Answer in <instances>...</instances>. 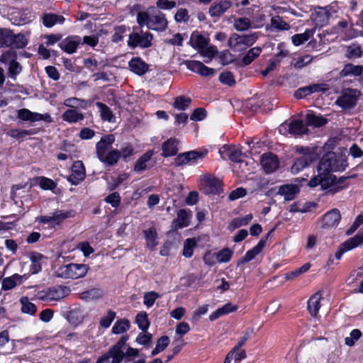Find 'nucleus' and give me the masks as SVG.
<instances>
[{"label":"nucleus","instance_id":"1","mask_svg":"<svg viewBox=\"0 0 363 363\" xmlns=\"http://www.w3.org/2000/svg\"><path fill=\"white\" fill-rule=\"evenodd\" d=\"M348 166L347 159L342 155H337L333 152L325 153L319 162L316 177H313L308 182V186L315 187L320 184L327 189L333 186L336 177L331 174L332 172H342Z\"/></svg>","mask_w":363,"mask_h":363},{"label":"nucleus","instance_id":"2","mask_svg":"<svg viewBox=\"0 0 363 363\" xmlns=\"http://www.w3.org/2000/svg\"><path fill=\"white\" fill-rule=\"evenodd\" d=\"M128 340L127 335H123L120 340L110 349L108 352L100 357L96 363H108L109 359L112 358L111 363H121L123 360L129 362V357H135L138 354L137 349L126 346Z\"/></svg>","mask_w":363,"mask_h":363},{"label":"nucleus","instance_id":"3","mask_svg":"<svg viewBox=\"0 0 363 363\" xmlns=\"http://www.w3.org/2000/svg\"><path fill=\"white\" fill-rule=\"evenodd\" d=\"M114 141V135H108L102 137L96 145V156L105 166L111 167L115 165L121 157L119 150L116 149L111 150Z\"/></svg>","mask_w":363,"mask_h":363},{"label":"nucleus","instance_id":"4","mask_svg":"<svg viewBox=\"0 0 363 363\" xmlns=\"http://www.w3.org/2000/svg\"><path fill=\"white\" fill-rule=\"evenodd\" d=\"M28 40L23 34L15 35L8 28H0V48L11 47L23 48L27 45Z\"/></svg>","mask_w":363,"mask_h":363},{"label":"nucleus","instance_id":"5","mask_svg":"<svg viewBox=\"0 0 363 363\" xmlns=\"http://www.w3.org/2000/svg\"><path fill=\"white\" fill-rule=\"evenodd\" d=\"M208 154V150H191L179 154L174 159L175 167L183 165H195L201 162Z\"/></svg>","mask_w":363,"mask_h":363},{"label":"nucleus","instance_id":"6","mask_svg":"<svg viewBox=\"0 0 363 363\" xmlns=\"http://www.w3.org/2000/svg\"><path fill=\"white\" fill-rule=\"evenodd\" d=\"M89 270V267L84 264H69L60 267L57 276L64 279H78L84 277Z\"/></svg>","mask_w":363,"mask_h":363},{"label":"nucleus","instance_id":"7","mask_svg":"<svg viewBox=\"0 0 363 363\" xmlns=\"http://www.w3.org/2000/svg\"><path fill=\"white\" fill-rule=\"evenodd\" d=\"M257 39L256 33L243 35L234 33L228 39V45L235 52H241L252 46Z\"/></svg>","mask_w":363,"mask_h":363},{"label":"nucleus","instance_id":"8","mask_svg":"<svg viewBox=\"0 0 363 363\" xmlns=\"http://www.w3.org/2000/svg\"><path fill=\"white\" fill-rule=\"evenodd\" d=\"M70 289L67 286H55L38 293V298L44 301H60L67 296Z\"/></svg>","mask_w":363,"mask_h":363},{"label":"nucleus","instance_id":"9","mask_svg":"<svg viewBox=\"0 0 363 363\" xmlns=\"http://www.w3.org/2000/svg\"><path fill=\"white\" fill-rule=\"evenodd\" d=\"M359 96V91L357 89H347L337 98L335 104L343 110H350L356 106Z\"/></svg>","mask_w":363,"mask_h":363},{"label":"nucleus","instance_id":"10","mask_svg":"<svg viewBox=\"0 0 363 363\" xmlns=\"http://www.w3.org/2000/svg\"><path fill=\"white\" fill-rule=\"evenodd\" d=\"M279 132L282 133H289L294 136H301L307 134L308 129L302 120L295 119L289 123H284L279 127Z\"/></svg>","mask_w":363,"mask_h":363},{"label":"nucleus","instance_id":"11","mask_svg":"<svg viewBox=\"0 0 363 363\" xmlns=\"http://www.w3.org/2000/svg\"><path fill=\"white\" fill-rule=\"evenodd\" d=\"M135 28H134V32L129 35V40L128 44L131 48H136L138 46L142 48H147L151 45V40L152 39V36L149 33H139L135 31Z\"/></svg>","mask_w":363,"mask_h":363},{"label":"nucleus","instance_id":"12","mask_svg":"<svg viewBox=\"0 0 363 363\" xmlns=\"http://www.w3.org/2000/svg\"><path fill=\"white\" fill-rule=\"evenodd\" d=\"M363 242V232L359 231L353 238H350L340 245L339 250L336 252L335 257L340 259L342 255L347 251L352 250Z\"/></svg>","mask_w":363,"mask_h":363},{"label":"nucleus","instance_id":"13","mask_svg":"<svg viewBox=\"0 0 363 363\" xmlns=\"http://www.w3.org/2000/svg\"><path fill=\"white\" fill-rule=\"evenodd\" d=\"M233 3L230 0H217L208 9V14L215 21L223 16L231 6Z\"/></svg>","mask_w":363,"mask_h":363},{"label":"nucleus","instance_id":"14","mask_svg":"<svg viewBox=\"0 0 363 363\" xmlns=\"http://www.w3.org/2000/svg\"><path fill=\"white\" fill-rule=\"evenodd\" d=\"M192 218V211L188 209H180L177 213V218L172 223V229H178L188 227Z\"/></svg>","mask_w":363,"mask_h":363},{"label":"nucleus","instance_id":"15","mask_svg":"<svg viewBox=\"0 0 363 363\" xmlns=\"http://www.w3.org/2000/svg\"><path fill=\"white\" fill-rule=\"evenodd\" d=\"M201 184L203 191L207 194H219L222 191V184L220 179L211 175L204 177Z\"/></svg>","mask_w":363,"mask_h":363},{"label":"nucleus","instance_id":"16","mask_svg":"<svg viewBox=\"0 0 363 363\" xmlns=\"http://www.w3.org/2000/svg\"><path fill=\"white\" fill-rule=\"evenodd\" d=\"M85 168L82 161H75L72 166V174L67 180L73 185H77L85 178Z\"/></svg>","mask_w":363,"mask_h":363},{"label":"nucleus","instance_id":"17","mask_svg":"<svg viewBox=\"0 0 363 363\" xmlns=\"http://www.w3.org/2000/svg\"><path fill=\"white\" fill-rule=\"evenodd\" d=\"M219 153L223 159L228 158L233 162H242L243 154L241 150L235 146L224 145Z\"/></svg>","mask_w":363,"mask_h":363},{"label":"nucleus","instance_id":"18","mask_svg":"<svg viewBox=\"0 0 363 363\" xmlns=\"http://www.w3.org/2000/svg\"><path fill=\"white\" fill-rule=\"evenodd\" d=\"M261 164L264 171L267 174L275 172L279 166V161L278 157L272 152L264 154L261 158Z\"/></svg>","mask_w":363,"mask_h":363},{"label":"nucleus","instance_id":"19","mask_svg":"<svg viewBox=\"0 0 363 363\" xmlns=\"http://www.w3.org/2000/svg\"><path fill=\"white\" fill-rule=\"evenodd\" d=\"M18 118L24 121L35 122L39 121H51L50 116L48 114L43 115L38 113H34L27 108H21L18 111Z\"/></svg>","mask_w":363,"mask_h":363},{"label":"nucleus","instance_id":"20","mask_svg":"<svg viewBox=\"0 0 363 363\" xmlns=\"http://www.w3.org/2000/svg\"><path fill=\"white\" fill-rule=\"evenodd\" d=\"M186 67L194 72L199 73L203 77L213 76L216 73V70L203 65L200 61L191 60L186 62Z\"/></svg>","mask_w":363,"mask_h":363},{"label":"nucleus","instance_id":"21","mask_svg":"<svg viewBox=\"0 0 363 363\" xmlns=\"http://www.w3.org/2000/svg\"><path fill=\"white\" fill-rule=\"evenodd\" d=\"M340 219L341 216L339 210L333 208L323 216V228H335L339 224Z\"/></svg>","mask_w":363,"mask_h":363},{"label":"nucleus","instance_id":"22","mask_svg":"<svg viewBox=\"0 0 363 363\" xmlns=\"http://www.w3.org/2000/svg\"><path fill=\"white\" fill-rule=\"evenodd\" d=\"M299 186L297 184H286L279 187L278 194L284 196L286 201H291L299 193Z\"/></svg>","mask_w":363,"mask_h":363},{"label":"nucleus","instance_id":"23","mask_svg":"<svg viewBox=\"0 0 363 363\" xmlns=\"http://www.w3.org/2000/svg\"><path fill=\"white\" fill-rule=\"evenodd\" d=\"M315 159V155H306L297 158L291 167V172L297 174L304 168L307 167Z\"/></svg>","mask_w":363,"mask_h":363},{"label":"nucleus","instance_id":"24","mask_svg":"<svg viewBox=\"0 0 363 363\" xmlns=\"http://www.w3.org/2000/svg\"><path fill=\"white\" fill-rule=\"evenodd\" d=\"M266 244L264 238L261 239L257 245L248 250L245 256L238 261V264H243L252 260L258 254L261 252Z\"/></svg>","mask_w":363,"mask_h":363},{"label":"nucleus","instance_id":"25","mask_svg":"<svg viewBox=\"0 0 363 363\" xmlns=\"http://www.w3.org/2000/svg\"><path fill=\"white\" fill-rule=\"evenodd\" d=\"M178 140L174 138H170L164 141L162 145V155L165 157L176 155L178 152Z\"/></svg>","mask_w":363,"mask_h":363},{"label":"nucleus","instance_id":"26","mask_svg":"<svg viewBox=\"0 0 363 363\" xmlns=\"http://www.w3.org/2000/svg\"><path fill=\"white\" fill-rule=\"evenodd\" d=\"M66 318L70 324L77 325L81 323L84 318V311L79 307L74 308L67 312Z\"/></svg>","mask_w":363,"mask_h":363},{"label":"nucleus","instance_id":"27","mask_svg":"<svg viewBox=\"0 0 363 363\" xmlns=\"http://www.w3.org/2000/svg\"><path fill=\"white\" fill-rule=\"evenodd\" d=\"M77 38L78 37H68L59 43V47L67 53H73L79 44V41Z\"/></svg>","mask_w":363,"mask_h":363},{"label":"nucleus","instance_id":"28","mask_svg":"<svg viewBox=\"0 0 363 363\" xmlns=\"http://www.w3.org/2000/svg\"><path fill=\"white\" fill-rule=\"evenodd\" d=\"M238 306L235 305H233L230 303H228L223 306L222 307L218 308L216 311L213 312L209 315V320L211 321H214L221 317L222 315L228 314L230 313L234 312L237 311Z\"/></svg>","mask_w":363,"mask_h":363},{"label":"nucleus","instance_id":"29","mask_svg":"<svg viewBox=\"0 0 363 363\" xmlns=\"http://www.w3.org/2000/svg\"><path fill=\"white\" fill-rule=\"evenodd\" d=\"M189 44L194 48L202 50L208 45V40L203 35L195 31L191 33Z\"/></svg>","mask_w":363,"mask_h":363},{"label":"nucleus","instance_id":"30","mask_svg":"<svg viewBox=\"0 0 363 363\" xmlns=\"http://www.w3.org/2000/svg\"><path fill=\"white\" fill-rule=\"evenodd\" d=\"M23 276L15 274L11 277L4 278L2 280V290L8 291L13 289L17 285H20L23 282Z\"/></svg>","mask_w":363,"mask_h":363},{"label":"nucleus","instance_id":"31","mask_svg":"<svg viewBox=\"0 0 363 363\" xmlns=\"http://www.w3.org/2000/svg\"><path fill=\"white\" fill-rule=\"evenodd\" d=\"M104 294L101 289L92 288L80 293L79 298L85 301H91L102 298Z\"/></svg>","mask_w":363,"mask_h":363},{"label":"nucleus","instance_id":"32","mask_svg":"<svg viewBox=\"0 0 363 363\" xmlns=\"http://www.w3.org/2000/svg\"><path fill=\"white\" fill-rule=\"evenodd\" d=\"M152 155L153 152L152 150H149L140 157L135 164V171L140 172L147 168H150L152 165V164H150Z\"/></svg>","mask_w":363,"mask_h":363},{"label":"nucleus","instance_id":"33","mask_svg":"<svg viewBox=\"0 0 363 363\" xmlns=\"http://www.w3.org/2000/svg\"><path fill=\"white\" fill-rule=\"evenodd\" d=\"M363 72V66L362 65H354L353 64L349 63L344 66L343 69L340 72L341 77H347V76H360Z\"/></svg>","mask_w":363,"mask_h":363},{"label":"nucleus","instance_id":"34","mask_svg":"<svg viewBox=\"0 0 363 363\" xmlns=\"http://www.w3.org/2000/svg\"><path fill=\"white\" fill-rule=\"evenodd\" d=\"M129 67L132 72L138 75L143 74L147 70V65L139 57L133 58L129 62Z\"/></svg>","mask_w":363,"mask_h":363},{"label":"nucleus","instance_id":"35","mask_svg":"<svg viewBox=\"0 0 363 363\" xmlns=\"http://www.w3.org/2000/svg\"><path fill=\"white\" fill-rule=\"evenodd\" d=\"M65 18L62 16L55 13H45L43 16V23L47 28H51L56 23H63Z\"/></svg>","mask_w":363,"mask_h":363},{"label":"nucleus","instance_id":"36","mask_svg":"<svg viewBox=\"0 0 363 363\" xmlns=\"http://www.w3.org/2000/svg\"><path fill=\"white\" fill-rule=\"evenodd\" d=\"M320 298L321 294L320 293H315L308 301V310L310 314L313 317H315L319 311Z\"/></svg>","mask_w":363,"mask_h":363},{"label":"nucleus","instance_id":"37","mask_svg":"<svg viewBox=\"0 0 363 363\" xmlns=\"http://www.w3.org/2000/svg\"><path fill=\"white\" fill-rule=\"evenodd\" d=\"M315 30L306 29L303 33L295 34L291 37L292 43L295 46H299L308 41L309 38L313 35Z\"/></svg>","mask_w":363,"mask_h":363},{"label":"nucleus","instance_id":"38","mask_svg":"<svg viewBox=\"0 0 363 363\" xmlns=\"http://www.w3.org/2000/svg\"><path fill=\"white\" fill-rule=\"evenodd\" d=\"M306 121L308 125L317 128L325 125L328 122L326 118L321 116H317L313 112H310L306 114Z\"/></svg>","mask_w":363,"mask_h":363},{"label":"nucleus","instance_id":"39","mask_svg":"<svg viewBox=\"0 0 363 363\" xmlns=\"http://www.w3.org/2000/svg\"><path fill=\"white\" fill-rule=\"evenodd\" d=\"M96 105L99 108L100 116L102 120L108 122H113L114 121V114L107 105L101 102H96Z\"/></svg>","mask_w":363,"mask_h":363},{"label":"nucleus","instance_id":"40","mask_svg":"<svg viewBox=\"0 0 363 363\" xmlns=\"http://www.w3.org/2000/svg\"><path fill=\"white\" fill-rule=\"evenodd\" d=\"M147 245L151 250L155 249L157 245L156 238L157 236V230L155 227L149 228L144 231Z\"/></svg>","mask_w":363,"mask_h":363},{"label":"nucleus","instance_id":"41","mask_svg":"<svg viewBox=\"0 0 363 363\" xmlns=\"http://www.w3.org/2000/svg\"><path fill=\"white\" fill-rule=\"evenodd\" d=\"M233 26L238 31H245L252 28V21L246 17L238 18L235 20Z\"/></svg>","mask_w":363,"mask_h":363},{"label":"nucleus","instance_id":"42","mask_svg":"<svg viewBox=\"0 0 363 363\" xmlns=\"http://www.w3.org/2000/svg\"><path fill=\"white\" fill-rule=\"evenodd\" d=\"M62 119L69 123H76L84 118L82 113L77 112L75 109H68L62 114Z\"/></svg>","mask_w":363,"mask_h":363},{"label":"nucleus","instance_id":"43","mask_svg":"<svg viewBox=\"0 0 363 363\" xmlns=\"http://www.w3.org/2000/svg\"><path fill=\"white\" fill-rule=\"evenodd\" d=\"M262 52L259 47H255L247 51L242 59V63L244 66L250 65Z\"/></svg>","mask_w":363,"mask_h":363},{"label":"nucleus","instance_id":"44","mask_svg":"<svg viewBox=\"0 0 363 363\" xmlns=\"http://www.w3.org/2000/svg\"><path fill=\"white\" fill-rule=\"evenodd\" d=\"M21 303V311L23 313H28L33 315L37 311L35 305L29 301V299L26 296H23L20 299Z\"/></svg>","mask_w":363,"mask_h":363},{"label":"nucleus","instance_id":"45","mask_svg":"<svg viewBox=\"0 0 363 363\" xmlns=\"http://www.w3.org/2000/svg\"><path fill=\"white\" fill-rule=\"evenodd\" d=\"M130 321L127 319H121L117 320L112 328V333L114 334H121L126 332L130 328Z\"/></svg>","mask_w":363,"mask_h":363},{"label":"nucleus","instance_id":"46","mask_svg":"<svg viewBox=\"0 0 363 363\" xmlns=\"http://www.w3.org/2000/svg\"><path fill=\"white\" fill-rule=\"evenodd\" d=\"M36 133V131L33 129L30 130H19V129H11L8 132V135L16 139L25 138L27 136L33 135Z\"/></svg>","mask_w":363,"mask_h":363},{"label":"nucleus","instance_id":"47","mask_svg":"<svg viewBox=\"0 0 363 363\" xmlns=\"http://www.w3.org/2000/svg\"><path fill=\"white\" fill-rule=\"evenodd\" d=\"M271 27L278 30H287L290 28L289 23L282 20L279 16L271 18Z\"/></svg>","mask_w":363,"mask_h":363},{"label":"nucleus","instance_id":"48","mask_svg":"<svg viewBox=\"0 0 363 363\" xmlns=\"http://www.w3.org/2000/svg\"><path fill=\"white\" fill-rule=\"evenodd\" d=\"M135 323L138 324L139 328L143 332H145L150 325L147 319V314L145 311H140L135 317Z\"/></svg>","mask_w":363,"mask_h":363},{"label":"nucleus","instance_id":"49","mask_svg":"<svg viewBox=\"0 0 363 363\" xmlns=\"http://www.w3.org/2000/svg\"><path fill=\"white\" fill-rule=\"evenodd\" d=\"M252 214H247L243 217L235 218L230 222V226L232 227L233 229H235L241 226L246 225L252 220Z\"/></svg>","mask_w":363,"mask_h":363},{"label":"nucleus","instance_id":"50","mask_svg":"<svg viewBox=\"0 0 363 363\" xmlns=\"http://www.w3.org/2000/svg\"><path fill=\"white\" fill-rule=\"evenodd\" d=\"M196 245V242L194 238L186 239L184 243L183 255L186 258L191 257L193 255Z\"/></svg>","mask_w":363,"mask_h":363},{"label":"nucleus","instance_id":"51","mask_svg":"<svg viewBox=\"0 0 363 363\" xmlns=\"http://www.w3.org/2000/svg\"><path fill=\"white\" fill-rule=\"evenodd\" d=\"M22 71V67L16 60H12L9 63L8 77L16 79V76Z\"/></svg>","mask_w":363,"mask_h":363},{"label":"nucleus","instance_id":"52","mask_svg":"<svg viewBox=\"0 0 363 363\" xmlns=\"http://www.w3.org/2000/svg\"><path fill=\"white\" fill-rule=\"evenodd\" d=\"M191 99L190 98H187L184 96H177L174 102V107L179 110H185L191 104Z\"/></svg>","mask_w":363,"mask_h":363},{"label":"nucleus","instance_id":"53","mask_svg":"<svg viewBox=\"0 0 363 363\" xmlns=\"http://www.w3.org/2000/svg\"><path fill=\"white\" fill-rule=\"evenodd\" d=\"M43 257V256L40 253H35L31 256L30 259L32 261V264L30 267V272L32 274H37L41 271V264L40 261Z\"/></svg>","mask_w":363,"mask_h":363},{"label":"nucleus","instance_id":"54","mask_svg":"<svg viewBox=\"0 0 363 363\" xmlns=\"http://www.w3.org/2000/svg\"><path fill=\"white\" fill-rule=\"evenodd\" d=\"M74 215L73 211H56L52 213V218L54 220V223L59 224L65 219L72 217Z\"/></svg>","mask_w":363,"mask_h":363},{"label":"nucleus","instance_id":"55","mask_svg":"<svg viewBox=\"0 0 363 363\" xmlns=\"http://www.w3.org/2000/svg\"><path fill=\"white\" fill-rule=\"evenodd\" d=\"M218 54V50L216 46H209L206 48H203L201 51V55L206 58L205 62L209 63L213 57Z\"/></svg>","mask_w":363,"mask_h":363},{"label":"nucleus","instance_id":"56","mask_svg":"<svg viewBox=\"0 0 363 363\" xmlns=\"http://www.w3.org/2000/svg\"><path fill=\"white\" fill-rule=\"evenodd\" d=\"M361 336L362 332L359 329H354L350 332V336L345 337V343L350 347L353 346Z\"/></svg>","mask_w":363,"mask_h":363},{"label":"nucleus","instance_id":"57","mask_svg":"<svg viewBox=\"0 0 363 363\" xmlns=\"http://www.w3.org/2000/svg\"><path fill=\"white\" fill-rule=\"evenodd\" d=\"M137 22L143 27L147 26L150 28V23L152 22L151 17L148 12H138L137 15Z\"/></svg>","mask_w":363,"mask_h":363},{"label":"nucleus","instance_id":"58","mask_svg":"<svg viewBox=\"0 0 363 363\" xmlns=\"http://www.w3.org/2000/svg\"><path fill=\"white\" fill-rule=\"evenodd\" d=\"M233 255V251L226 247L220 250L217 255V260L220 263H225L230 260Z\"/></svg>","mask_w":363,"mask_h":363},{"label":"nucleus","instance_id":"59","mask_svg":"<svg viewBox=\"0 0 363 363\" xmlns=\"http://www.w3.org/2000/svg\"><path fill=\"white\" fill-rule=\"evenodd\" d=\"M363 56V51L360 45L357 44H352L347 47V57H360Z\"/></svg>","mask_w":363,"mask_h":363},{"label":"nucleus","instance_id":"60","mask_svg":"<svg viewBox=\"0 0 363 363\" xmlns=\"http://www.w3.org/2000/svg\"><path fill=\"white\" fill-rule=\"evenodd\" d=\"M220 82L228 86H233L235 84L233 74L230 72H223L219 76Z\"/></svg>","mask_w":363,"mask_h":363},{"label":"nucleus","instance_id":"61","mask_svg":"<svg viewBox=\"0 0 363 363\" xmlns=\"http://www.w3.org/2000/svg\"><path fill=\"white\" fill-rule=\"evenodd\" d=\"M116 317V313L109 310L107 315L103 317L100 320V325L103 328H108Z\"/></svg>","mask_w":363,"mask_h":363},{"label":"nucleus","instance_id":"62","mask_svg":"<svg viewBox=\"0 0 363 363\" xmlns=\"http://www.w3.org/2000/svg\"><path fill=\"white\" fill-rule=\"evenodd\" d=\"M189 18V12L186 9H178L174 15V19L177 23L187 22Z\"/></svg>","mask_w":363,"mask_h":363},{"label":"nucleus","instance_id":"63","mask_svg":"<svg viewBox=\"0 0 363 363\" xmlns=\"http://www.w3.org/2000/svg\"><path fill=\"white\" fill-rule=\"evenodd\" d=\"M312 60L313 57L309 55L300 57L296 60L294 66L296 69H301L306 65L309 64L312 61Z\"/></svg>","mask_w":363,"mask_h":363},{"label":"nucleus","instance_id":"64","mask_svg":"<svg viewBox=\"0 0 363 363\" xmlns=\"http://www.w3.org/2000/svg\"><path fill=\"white\" fill-rule=\"evenodd\" d=\"M158 296L159 295L157 294V293L154 291L146 293L144 295L143 303L147 307H151L154 304L155 300L158 298Z\"/></svg>","mask_w":363,"mask_h":363}]
</instances>
